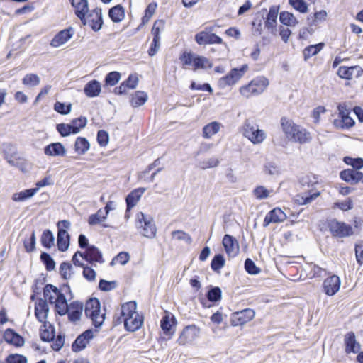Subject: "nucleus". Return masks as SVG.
<instances>
[{
    "instance_id": "nucleus-1",
    "label": "nucleus",
    "mask_w": 363,
    "mask_h": 363,
    "mask_svg": "<svg viewBox=\"0 0 363 363\" xmlns=\"http://www.w3.org/2000/svg\"><path fill=\"white\" fill-rule=\"evenodd\" d=\"M143 316L137 311V303L129 301L121 307L120 315L116 317V324L124 323L125 329L129 332H135L140 329L143 324Z\"/></svg>"
},
{
    "instance_id": "nucleus-2",
    "label": "nucleus",
    "mask_w": 363,
    "mask_h": 363,
    "mask_svg": "<svg viewBox=\"0 0 363 363\" xmlns=\"http://www.w3.org/2000/svg\"><path fill=\"white\" fill-rule=\"evenodd\" d=\"M281 125L285 137L290 141L304 144L312 140L311 134L306 129L296 124L293 121L286 118L281 119Z\"/></svg>"
},
{
    "instance_id": "nucleus-3",
    "label": "nucleus",
    "mask_w": 363,
    "mask_h": 363,
    "mask_svg": "<svg viewBox=\"0 0 363 363\" xmlns=\"http://www.w3.org/2000/svg\"><path fill=\"white\" fill-rule=\"evenodd\" d=\"M300 183L306 189V191L296 196L295 201L298 204H309L320 195V191L315 188L318 180L314 175L307 174L303 176L300 179Z\"/></svg>"
},
{
    "instance_id": "nucleus-4",
    "label": "nucleus",
    "mask_w": 363,
    "mask_h": 363,
    "mask_svg": "<svg viewBox=\"0 0 363 363\" xmlns=\"http://www.w3.org/2000/svg\"><path fill=\"white\" fill-rule=\"evenodd\" d=\"M85 315L89 318L96 328L101 327L105 320V309L101 310V304L96 298L89 299L85 305Z\"/></svg>"
},
{
    "instance_id": "nucleus-5",
    "label": "nucleus",
    "mask_w": 363,
    "mask_h": 363,
    "mask_svg": "<svg viewBox=\"0 0 363 363\" xmlns=\"http://www.w3.org/2000/svg\"><path fill=\"white\" fill-rule=\"evenodd\" d=\"M179 59L185 68H191L194 71L212 67V63L208 58L191 52H184Z\"/></svg>"
},
{
    "instance_id": "nucleus-6",
    "label": "nucleus",
    "mask_w": 363,
    "mask_h": 363,
    "mask_svg": "<svg viewBox=\"0 0 363 363\" xmlns=\"http://www.w3.org/2000/svg\"><path fill=\"white\" fill-rule=\"evenodd\" d=\"M241 133L253 145L262 143L267 138L265 131L259 129L257 125L253 123L250 120H246L244 122L241 128Z\"/></svg>"
},
{
    "instance_id": "nucleus-7",
    "label": "nucleus",
    "mask_w": 363,
    "mask_h": 363,
    "mask_svg": "<svg viewBox=\"0 0 363 363\" xmlns=\"http://www.w3.org/2000/svg\"><path fill=\"white\" fill-rule=\"evenodd\" d=\"M269 85V80L263 76L253 79L248 84L240 88V93L246 98L263 93Z\"/></svg>"
},
{
    "instance_id": "nucleus-8",
    "label": "nucleus",
    "mask_w": 363,
    "mask_h": 363,
    "mask_svg": "<svg viewBox=\"0 0 363 363\" xmlns=\"http://www.w3.org/2000/svg\"><path fill=\"white\" fill-rule=\"evenodd\" d=\"M136 225L138 228H142L141 233L143 236L148 238H153L157 232L156 226L154 223L153 218L150 216L140 212L137 214Z\"/></svg>"
},
{
    "instance_id": "nucleus-9",
    "label": "nucleus",
    "mask_w": 363,
    "mask_h": 363,
    "mask_svg": "<svg viewBox=\"0 0 363 363\" xmlns=\"http://www.w3.org/2000/svg\"><path fill=\"white\" fill-rule=\"evenodd\" d=\"M339 111L338 118L335 119L333 125L340 129H348L354 125V119L350 116V111L347 108L345 104H339L337 106Z\"/></svg>"
},
{
    "instance_id": "nucleus-10",
    "label": "nucleus",
    "mask_w": 363,
    "mask_h": 363,
    "mask_svg": "<svg viewBox=\"0 0 363 363\" xmlns=\"http://www.w3.org/2000/svg\"><path fill=\"white\" fill-rule=\"evenodd\" d=\"M248 70V65H243L240 68L233 69L228 74L220 78L218 81V86L223 89L237 83L244 74Z\"/></svg>"
},
{
    "instance_id": "nucleus-11",
    "label": "nucleus",
    "mask_w": 363,
    "mask_h": 363,
    "mask_svg": "<svg viewBox=\"0 0 363 363\" xmlns=\"http://www.w3.org/2000/svg\"><path fill=\"white\" fill-rule=\"evenodd\" d=\"M213 27H206L203 30L195 35L196 42L200 45L207 44H222L223 40L220 37L213 33Z\"/></svg>"
},
{
    "instance_id": "nucleus-12",
    "label": "nucleus",
    "mask_w": 363,
    "mask_h": 363,
    "mask_svg": "<svg viewBox=\"0 0 363 363\" xmlns=\"http://www.w3.org/2000/svg\"><path fill=\"white\" fill-rule=\"evenodd\" d=\"M84 25L90 26L93 30L99 31L103 25L102 13L100 9H95L79 18Z\"/></svg>"
},
{
    "instance_id": "nucleus-13",
    "label": "nucleus",
    "mask_w": 363,
    "mask_h": 363,
    "mask_svg": "<svg viewBox=\"0 0 363 363\" xmlns=\"http://www.w3.org/2000/svg\"><path fill=\"white\" fill-rule=\"evenodd\" d=\"M71 224L68 220H61L57 223L58 233H57V246L58 249L62 251H66L69 245V235L67 232Z\"/></svg>"
},
{
    "instance_id": "nucleus-14",
    "label": "nucleus",
    "mask_w": 363,
    "mask_h": 363,
    "mask_svg": "<svg viewBox=\"0 0 363 363\" xmlns=\"http://www.w3.org/2000/svg\"><path fill=\"white\" fill-rule=\"evenodd\" d=\"M200 329L194 325L186 326L181 332L177 342L179 345L192 344L199 336Z\"/></svg>"
},
{
    "instance_id": "nucleus-15",
    "label": "nucleus",
    "mask_w": 363,
    "mask_h": 363,
    "mask_svg": "<svg viewBox=\"0 0 363 363\" xmlns=\"http://www.w3.org/2000/svg\"><path fill=\"white\" fill-rule=\"evenodd\" d=\"M255 316V311L251 308L234 312L230 316V323L233 326H242L251 321Z\"/></svg>"
},
{
    "instance_id": "nucleus-16",
    "label": "nucleus",
    "mask_w": 363,
    "mask_h": 363,
    "mask_svg": "<svg viewBox=\"0 0 363 363\" xmlns=\"http://www.w3.org/2000/svg\"><path fill=\"white\" fill-rule=\"evenodd\" d=\"M176 319L174 315L167 311L164 312V315L160 320V328L162 333L167 337V339H170L176 331Z\"/></svg>"
},
{
    "instance_id": "nucleus-17",
    "label": "nucleus",
    "mask_w": 363,
    "mask_h": 363,
    "mask_svg": "<svg viewBox=\"0 0 363 363\" xmlns=\"http://www.w3.org/2000/svg\"><path fill=\"white\" fill-rule=\"evenodd\" d=\"M328 228L333 236L343 238L352 234V228L350 225L339 222L335 219L328 222Z\"/></svg>"
},
{
    "instance_id": "nucleus-18",
    "label": "nucleus",
    "mask_w": 363,
    "mask_h": 363,
    "mask_svg": "<svg viewBox=\"0 0 363 363\" xmlns=\"http://www.w3.org/2000/svg\"><path fill=\"white\" fill-rule=\"evenodd\" d=\"M287 216L281 208L276 207L267 213L263 221V226L267 227L270 223H283Z\"/></svg>"
},
{
    "instance_id": "nucleus-19",
    "label": "nucleus",
    "mask_w": 363,
    "mask_h": 363,
    "mask_svg": "<svg viewBox=\"0 0 363 363\" xmlns=\"http://www.w3.org/2000/svg\"><path fill=\"white\" fill-rule=\"evenodd\" d=\"M340 285V277L337 275H332L324 280L323 291L328 296H332L339 291Z\"/></svg>"
},
{
    "instance_id": "nucleus-20",
    "label": "nucleus",
    "mask_w": 363,
    "mask_h": 363,
    "mask_svg": "<svg viewBox=\"0 0 363 363\" xmlns=\"http://www.w3.org/2000/svg\"><path fill=\"white\" fill-rule=\"evenodd\" d=\"M279 6H272L265 19V28H267L271 33L275 34L277 32V16L279 13Z\"/></svg>"
},
{
    "instance_id": "nucleus-21",
    "label": "nucleus",
    "mask_w": 363,
    "mask_h": 363,
    "mask_svg": "<svg viewBox=\"0 0 363 363\" xmlns=\"http://www.w3.org/2000/svg\"><path fill=\"white\" fill-rule=\"evenodd\" d=\"M340 178L346 182L355 184L363 179V173L354 169H347L340 172Z\"/></svg>"
},
{
    "instance_id": "nucleus-22",
    "label": "nucleus",
    "mask_w": 363,
    "mask_h": 363,
    "mask_svg": "<svg viewBox=\"0 0 363 363\" xmlns=\"http://www.w3.org/2000/svg\"><path fill=\"white\" fill-rule=\"evenodd\" d=\"M84 254V260L91 264L104 262L101 252L94 245L89 246Z\"/></svg>"
},
{
    "instance_id": "nucleus-23",
    "label": "nucleus",
    "mask_w": 363,
    "mask_h": 363,
    "mask_svg": "<svg viewBox=\"0 0 363 363\" xmlns=\"http://www.w3.org/2000/svg\"><path fill=\"white\" fill-rule=\"evenodd\" d=\"M93 337V332L90 330H86L79 335L72 344V350L79 352L84 349Z\"/></svg>"
},
{
    "instance_id": "nucleus-24",
    "label": "nucleus",
    "mask_w": 363,
    "mask_h": 363,
    "mask_svg": "<svg viewBox=\"0 0 363 363\" xmlns=\"http://www.w3.org/2000/svg\"><path fill=\"white\" fill-rule=\"evenodd\" d=\"M363 72V69L359 66L340 67L337 70V75L342 79H350L353 76L359 77Z\"/></svg>"
},
{
    "instance_id": "nucleus-25",
    "label": "nucleus",
    "mask_w": 363,
    "mask_h": 363,
    "mask_svg": "<svg viewBox=\"0 0 363 363\" xmlns=\"http://www.w3.org/2000/svg\"><path fill=\"white\" fill-rule=\"evenodd\" d=\"M223 245L226 253L230 257H235L239 252V246L237 240L229 235H225L223 239Z\"/></svg>"
},
{
    "instance_id": "nucleus-26",
    "label": "nucleus",
    "mask_w": 363,
    "mask_h": 363,
    "mask_svg": "<svg viewBox=\"0 0 363 363\" xmlns=\"http://www.w3.org/2000/svg\"><path fill=\"white\" fill-rule=\"evenodd\" d=\"M66 149L60 143H52L44 148V154L50 157H63L66 155Z\"/></svg>"
},
{
    "instance_id": "nucleus-27",
    "label": "nucleus",
    "mask_w": 363,
    "mask_h": 363,
    "mask_svg": "<svg viewBox=\"0 0 363 363\" xmlns=\"http://www.w3.org/2000/svg\"><path fill=\"white\" fill-rule=\"evenodd\" d=\"M4 340L10 345L16 347H21L24 345V339L13 329H6L4 333Z\"/></svg>"
},
{
    "instance_id": "nucleus-28",
    "label": "nucleus",
    "mask_w": 363,
    "mask_h": 363,
    "mask_svg": "<svg viewBox=\"0 0 363 363\" xmlns=\"http://www.w3.org/2000/svg\"><path fill=\"white\" fill-rule=\"evenodd\" d=\"M344 342L347 353H357L361 349L360 344L357 342L354 333L350 332L345 335Z\"/></svg>"
},
{
    "instance_id": "nucleus-29",
    "label": "nucleus",
    "mask_w": 363,
    "mask_h": 363,
    "mask_svg": "<svg viewBox=\"0 0 363 363\" xmlns=\"http://www.w3.org/2000/svg\"><path fill=\"white\" fill-rule=\"evenodd\" d=\"M252 194L256 199L260 201L272 197L275 194V191L264 185H257L253 189Z\"/></svg>"
},
{
    "instance_id": "nucleus-30",
    "label": "nucleus",
    "mask_w": 363,
    "mask_h": 363,
    "mask_svg": "<svg viewBox=\"0 0 363 363\" xmlns=\"http://www.w3.org/2000/svg\"><path fill=\"white\" fill-rule=\"evenodd\" d=\"M48 312L49 308L46 301L43 299H39L35 303V315L37 319L41 323L46 322L45 320L47 319Z\"/></svg>"
},
{
    "instance_id": "nucleus-31",
    "label": "nucleus",
    "mask_w": 363,
    "mask_h": 363,
    "mask_svg": "<svg viewBox=\"0 0 363 363\" xmlns=\"http://www.w3.org/2000/svg\"><path fill=\"white\" fill-rule=\"evenodd\" d=\"M72 35L73 34L69 29L61 30L52 38L50 45L53 48H59L69 40Z\"/></svg>"
},
{
    "instance_id": "nucleus-32",
    "label": "nucleus",
    "mask_w": 363,
    "mask_h": 363,
    "mask_svg": "<svg viewBox=\"0 0 363 363\" xmlns=\"http://www.w3.org/2000/svg\"><path fill=\"white\" fill-rule=\"evenodd\" d=\"M67 311L69 319L72 322L80 320L83 312V304L79 301H74L69 305Z\"/></svg>"
},
{
    "instance_id": "nucleus-33",
    "label": "nucleus",
    "mask_w": 363,
    "mask_h": 363,
    "mask_svg": "<svg viewBox=\"0 0 363 363\" xmlns=\"http://www.w3.org/2000/svg\"><path fill=\"white\" fill-rule=\"evenodd\" d=\"M84 92L87 97L94 98L100 95L101 92V85L96 79L89 81L84 88Z\"/></svg>"
},
{
    "instance_id": "nucleus-34",
    "label": "nucleus",
    "mask_w": 363,
    "mask_h": 363,
    "mask_svg": "<svg viewBox=\"0 0 363 363\" xmlns=\"http://www.w3.org/2000/svg\"><path fill=\"white\" fill-rule=\"evenodd\" d=\"M45 301L48 300L50 303H54L63 294L57 287L52 284H47L44 288Z\"/></svg>"
},
{
    "instance_id": "nucleus-35",
    "label": "nucleus",
    "mask_w": 363,
    "mask_h": 363,
    "mask_svg": "<svg viewBox=\"0 0 363 363\" xmlns=\"http://www.w3.org/2000/svg\"><path fill=\"white\" fill-rule=\"evenodd\" d=\"M145 188H138L132 191L126 197L127 211L133 208L140 199L142 195L145 193Z\"/></svg>"
},
{
    "instance_id": "nucleus-36",
    "label": "nucleus",
    "mask_w": 363,
    "mask_h": 363,
    "mask_svg": "<svg viewBox=\"0 0 363 363\" xmlns=\"http://www.w3.org/2000/svg\"><path fill=\"white\" fill-rule=\"evenodd\" d=\"M74 13L79 18H83L89 11L87 0H69Z\"/></svg>"
},
{
    "instance_id": "nucleus-37",
    "label": "nucleus",
    "mask_w": 363,
    "mask_h": 363,
    "mask_svg": "<svg viewBox=\"0 0 363 363\" xmlns=\"http://www.w3.org/2000/svg\"><path fill=\"white\" fill-rule=\"evenodd\" d=\"M327 12L325 10H320L313 14L307 16V22L309 26H315L326 20Z\"/></svg>"
},
{
    "instance_id": "nucleus-38",
    "label": "nucleus",
    "mask_w": 363,
    "mask_h": 363,
    "mask_svg": "<svg viewBox=\"0 0 363 363\" xmlns=\"http://www.w3.org/2000/svg\"><path fill=\"white\" fill-rule=\"evenodd\" d=\"M38 192V189H30L13 194L12 200L16 202L24 201L32 198Z\"/></svg>"
},
{
    "instance_id": "nucleus-39",
    "label": "nucleus",
    "mask_w": 363,
    "mask_h": 363,
    "mask_svg": "<svg viewBox=\"0 0 363 363\" xmlns=\"http://www.w3.org/2000/svg\"><path fill=\"white\" fill-rule=\"evenodd\" d=\"M220 123L218 122H211L206 125L203 128V136L205 138H211L213 135L219 132Z\"/></svg>"
},
{
    "instance_id": "nucleus-40",
    "label": "nucleus",
    "mask_w": 363,
    "mask_h": 363,
    "mask_svg": "<svg viewBox=\"0 0 363 363\" xmlns=\"http://www.w3.org/2000/svg\"><path fill=\"white\" fill-rule=\"evenodd\" d=\"M147 93L142 91H135L131 96L130 104L133 107H138L143 105L147 100Z\"/></svg>"
},
{
    "instance_id": "nucleus-41",
    "label": "nucleus",
    "mask_w": 363,
    "mask_h": 363,
    "mask_svg": "<svg viewBox=\"0 0 363 363\" xmlns=\"http://www.w3.org/2000/svg\"><path fill=\"white\" fill-rule=\"evenodd\" d=\"M279 20L281 23L289 27H295L298 23V21L295 16L288 11L281 12Z\"/></svg>"
},
{
    "instance_id": "nucleus-42",
    "label": "nucleus",
    "mask_w": 363,
    "mask_h": 363,
    "mask_svg": "<svg viewBox=\"0 0 363 363\" xmlns=\"http://www.w3.org/2000/svg\"><path fill=\"white\" fill-rule=\"evenodd\" d=\"M90 148V143L86 138L78 137L74 144V150L79 155L85 154Z\"/></svg>"
},
{
    "instance_id": "nucleus-43",
    "label": "nucleus",
    "mask_w": 363,
    "mask_h": 363,
    "mask_svg": "<svg viewBox=\"0 0 363 363\" xmlns=\"http://www.w3.org/2000/svg\"><path fill=\"white\" fill-rule=\"evenodd\" d=\"M108 15L113 22H121L125 17L124 9L121 5L115 6L109 10Z\"/></svg>"
},
{
    "instance_id": "nucleus-44",
    "label": "nucleus",
    "mask_w": 363,
    "mask_h": 363,
    "mask_svg": "<svg viewBox=\"0 0 363 363\" xmlns=\"http://www.w3.org/2000/svg\"><path fill=\"white\" fill-rule=\"evenodd\" d=\"M55 337L53 328L50 324H47L46 322L43 323V328L40 330V338L45 342L53 340Z\"/></svg>"
},
{
    "instance_id": "nucleus-45",
    "label": "nucleus",
    "mask_w": 363,
    "mask_h": 363,
    "mask_svg": "<svg viewBox=\"0 0 363 363\" xmlns=\"http://www.w3.org/2000/svg\"><path fill=\"white\" fill-rule=\"evenodd\" d=\"M54 304L55 306L56 312L60 315H64L67 314V311H69V309H68L69 305L67 304L66 298L64 294L62 296H61L54 303Z\"/></svg>"
},
{
    "instance_id": "nucleus-46",
    "label": "nucleus",
    "mask_w": 363,
    "mask_h": 363,
    "mask_svg": "<svg viewBox=\"0 0 363 363\" xmlns=\"http://www.w3.org/2000/svg\"><path fill=\"white\" fill-rule=\"evenodd\" d=\"M324 43H320L316 45H310L303 50V55L306 60L317 55L323 48Z\"/></svg>"
},
{
    "instance_id": "nucleus-47",
    "label": "nucleus",
    "mask_w": 363,
    "mask_h": 363,
    "mask_svg": "<svg viewBox=\"0 0 363 363\" xmlns=\"http://www.w3.org/2000/svg\"><path fill=\"white\" fill-rule=\"evenodd\" d=\"M107 218L106 213H104L103 209H99L95 214L89 216L88 223L91 225L100 224Z\"/></svg>"
},
{
    "instance_id": "nucleus-48",
    "label": "nucleus",
    "mask_w": 363,
    "mask_h": 363,
    "mask_svg": "<svg viewBox=\"0 0 363 363\" xmlns=\"http://www.w3.org/2000/svg\"><path fill=\"white\" fill-rule=\"evenodd\" d=\"M40 82V77L35 74H27L22 79V83L26 86H36Z\"/></svg>"
},
{
    "instance_id": "nucleus-49",
    "label": "nucleus",
    "mask_w": 363,
    "mask_h": 363,
    "mask_svg": "<svg viewBox=\"0 0 363 363\" xmlns=\"http://www.w3.org/2000/svg\"><path fill=\"white\" fill-rule=\"evenodd\" d=\"M87 120L85 117H79L72 121V134L78 133L82 128L86 126Z\"/></svg>"
},
{
    "instance_id": "nucleus-50",
    "label": "nucleus",
    "mask_w": 363,
    "mask_h": 363,
    "mask_svg": "<svg viewBox=\"0 0 363 363\" xmlns=\"http://www.w3.org/2000/svg\"><path fill=\"white\" fill-rule=\"evenodd\" d=\"M289 4L301 13L308 12V4L304 0H289Z\"/></svg>"
},
{
    "instance_id": "nucleus-51",
    "label": "nucleus",
    "mask_w": 363,
    "mask_h": 363,
    "mask_svg": "<svg viewBox=\"0 0 363 363\" xmlns=\"http://www.w3.org/2000/svg\"><path fill=\"white\" fill-rule=\"evenodd\" d=\"M264 174L270 176H277L280 174L279 167L272 162H266L263 167Z\"/></svg>"
},
{
    "instance_id": "nucleus-52",
    "label": "nucleus",
    "mask_w": 363,
    "mask_h": 363,
    "mask_svg": "<svg viewBox=\"0 0 363 363\" xmlns=\"http://www.w3.org/2000/svg\"><path fill=\"white\" fill-rule=\"evenodd\" d=\"M164 28V21L163 20H157L155 21L152 29V34L153 35V38H155V42H157V39H160V33Z\"/></svg>"
},
{
    "instance_id": "nucleus-53",
    "label": "nucleus",
    "mask_w": 363,
    "mask_h": 363,
    "mask_svg": "<svg viewBox=\"0 0 363 363\" xmlns=\"http://www.w3.org/2000/svg\"><path fill=\"white\" fill-rule=\"evenodd\" d=\"M353 201L351 198H347L345 201H337L334 203V208H337L342 211L351 210L353 208Z\"/></svg>"
},
{
    "instance_id": "nucleus-54",
    "label": "nucleus",
    "mask_w": 363,
    "mask_h": 363,
    "mask_svg": "<svg viewBox=\"0 0 363 363\" xmlns=\"http://www.w3.org/2000/svg\"><path fill=\"white\" fill-rule=\"evenodd\" d=\"M344 162L347 164L350 165L353 167V169L355 170L360 169L363 168V159L358 157V158H352L350 157H345L344 158Z\"/></svg>"
},
{
    "instance_id": "nucleus-55",
    "label": "nucleus",
    "mask_w": 363,
    "mask_h": 363,
    "mask_svg": "<svg viewBox=\"0 0 363 363\" xmlns=\"http://www.w3.org/2000/svg\"><path fill=\"white\" fill-rule=\"evenodd\" d=\"M157 8V4L156 3H150L147 5L145 11V15L142 18V23L143 24L147 23L150 19L152 18L153 14L155 12Z\"/></svg>"
},
{
    "instance_id": "nucleus-56",
    "label": "nucleus",
    "mask_w": 363,
    "mask_h": 363,
    "mask_svg": "<svg viewBox=\"0 0 363 363\" xmlns=\"http://www.w3.org/2000/svg\"><path fill=\"white\" fill-rule=\"evenodd\" d=\"M42 245L46 247H51L54 244V236L51 231L45 230L41 238Z\"/></svg>"
},
{
    "instance_id": "nucleus-57",
    "label": "nucleus",
    "mask_w": 363,
    "mask_h": 363,
    "mask_svg": "<svg viewBox=\"0 0 363 363\" xmlns=\"http://www.w3.org/2000/svg\"><path fill=\"white\" fill-rule=\"evenodd\" d=\"M72 109V104H65L64 103H61L59 101H57L54 105V110L57 111V113L62 114V115H67L70 113Z\"/></svg>"
},
{
    "instance_id": "nucleus-58",
    "label": "nucleus",
    "mask_w": 363,
    "mask_h": 363,
    "mask_svg": "<svg viewBox=\"0 0 363 363\" xmlns=\"http://www.w3.org/2000/svg\"><path fill=\"white\" fill-rule=\"evenodd\" d=\"M219 163V160L216 157H213L200 162L199 167L203 169H206L208 168L216 167L218 166Z\"/></svg>"
},
{
    "instance_id": "nucleus-59",
    "label": "nucleus",
    "mask_w": 363,
    "mask_h": 363,
    "mask_svg": "<svg viewBox=\"0 0 363 363\" xmlns=\"http://www.w3.org/2000/svg\"><path fill=\"white\" fill-rule=\"evenodd\" d=\"M120 78H121V74L119 72H111L106 75V77L105 78V82L107 85L113 86L118 82V81L120 80Z\"/></svg>"
},
{
    "instance_id": "nucleus-60",
    "label": "nucleus",
    "mask_w": 363,
    "mask_h": 363,
    "mask_svg": "<svg viewBox=\"0 0 363 363\" xmlns=\"http://www.w3.org/2000/svg\"><path fill=\"white\" fill-rule=\"evenodd\" d=\"M225 265V259L223 255H216L211 261V268L214 271H218Z\"/></svg>"
},
{
    "instance_id": "nucleus-61",
    "label": "nucleus",
    "mask_w": 363,
    "mask_h": 363,
    "mask_svg": "<svg viewBox=\"0 0 363 363\" xmlns=\"http://www.w3.org/2000/svg\"><path fill=\"white\" fill-rule=\"evenodd\" d=\"M172 237L177 240H184L187 244L191 242V236L182 230H174L172 233Z\"/></svg>"
},
{
    "instance_id": "nucleus-62",
    "label": "nucleus",
    "mask_w": 363,
    "mask_h": 363,
    "mask_svg": "<svg viewBox=\"0 0 363 363\" xmlns=\"http://www.w3.org/2000/svg\"><path fill=\"white\" fill-rule=\"evenodd\" d=\"M57 130L62 137H66L72 134V128L70 124L60 123L56 126Z\"/></svg>"
},
{
    "instance_id": "nucleus-63",
    "label": "nucleus",
    "mask_w": 363,
    "mask_h": 363,
    "mask_svg": "<svg viewBox=\"0 0 363 363\" xmlns=\"http://www.w3.org/2000/svg\"><path fill=\"white\" fill-rule=\"evenodd\" d=\"M130 259V256L128 252H121L118 254L117 256H116L112 262L111 264H113L115 263L120 264L121 265L125 264Z\"/></svg>"
},
{
    "instance_id": "nucleus-64",
    "label": "nucleus",
    "mask_w": 363,
    "mask_h": 363,
    "mask_svg": "<svg viewBox=\"0 0 363 363\" xmlns=\"http://www.w3.org/2000/svg\"><path fill=\"white\" fill-rule=\"evenodd\" d=\"M6 363H27V359L26 357L15 354H10L6 359Z\"/></svg>"
}]
</instances>
